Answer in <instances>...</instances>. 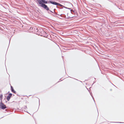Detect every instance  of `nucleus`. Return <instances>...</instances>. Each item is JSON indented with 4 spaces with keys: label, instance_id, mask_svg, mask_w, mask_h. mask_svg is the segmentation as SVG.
<instances>
[{
    "label": "nucleus",
    "instance_id": "f257e3e1",
    "mask_svg": "<svg viewBox=\"0 0 124 124\" xmlns=\"http://www.w3.org/2000/svg\"><path fill=\"white\" fill-rule=\"evenodd\" d=\"M36 0V2L39 5V6L43 8L47 11H50L52 13H53V12L50 10L47 5L45 4L50 3L54 5H58L59 7H63V5L59 3L52 0H49V1H47L45 0Z\"/></svg>",
    "mask_w": 124,
    "mask_h": 124
},
{
    "label": "nucleus",
    "instance_id": "f03ea898",
    "mask_svg": "<svg viewBox=\"0 0 124 124\" xmlns=\"http://www.w3.org/2000/svg\"><path fill=\"white\" fill-rule=\"evenodd\" d=\"M6 108L7 107L5 105L2 103V101H1L0 103V108L2 109H4Z\"/></svg>",
    "mask_w": 124,
    "mask_h": 124
},
{
    "label": "nucleus",
    "instance_id": "7ed1b4c3",
    "mask_svg": "<svg viewBox=\"0 0 124 124\" xmlns=\"http://www.w3.org/2000/svg\"><path fill=\"white\" fill-rule=\"evenodd\" d=\"M12 94L11 93H10L8 94V95L6 98L7 99L8 101L10 100L11 97L12 96Z\"/></svg>",
    "mask_w": 124,
    "mask_h": 124
},
{
    "label": "nucleus",
    "instance_id": "20e7f679",
    "mask_svg": "<svg viewBox=\"0 0 124 124\" xmlns=\"http://www.w3.org/2000/svg\"><path fill=\"white\" fill-rule=\"evenodd\" d=\"M11 92L12 93H14L16 94V92L14 90L13 87L12 86H11Z\"/></svg>",
    "mask_w": 124,
    "mask_h": 124
},
{
    "label": "nucleus",
    "instance_id": "39448f33",
    "mask_svg": "<svg viewBox=\"0 0 124 124\" xmlns=\"http://www.w3.org/2000/svg\"><path fill=\"white\" fill-rule=\"evenodd\" d=\"M70 11L71 13L72 14H73L75 13V10H70Z\"/></svg>",
    "mask_w": 124,
    "mask_h": 124
},
{
    "label": "nucleus",
    "instance_id": "423d86ee",
    "mask_svg": "<svg viewBox=\"0 0 124 124\" xmlns=\"http://www.w3.org/2000/svg\"><path fill=\"white\" fill-rule=\"evenodd\" d=\"M55 10H56L55 9H54V12H53V13L55 14L56 15H59V14H58L57 13L55 12Z\"/></svg>",
    "mask_w": 124,
    "mask_h": 124
},
{
    "label": "nucleus",
    "instance_id": "0eeeda50",
    "mask_svg": "<svg viewBox=\"0 0 124 124\" xmlns=\"http://www.w3.org/2000/svg\"><path fill=\"white\" fill-rule=\"evenodd\" d=\"M0 100H1V101H2V99L3 98V95L2 94H1L0 95Z\"/></svg>",
    "mask_w": 124,
    "mask_h": 124
},
{
    "label": "nucleus",
    "instance_id": "6e6552de",
    "mask_svg": "<svg viewBox=\"0 0 124 124\" xmlns=\"http://www.w3.org/2000/svg\"><path fill=\"white\" fill-rule=\"evenodd\" d=\"M90 94L91 95V96L92 97V98H93V99L94 101V102H95V101H94V98H93V95H92V92H91V93H90Z\"/></svg>",
    "mask_w": 124,
    "mask_h": 124
},
{
    "label": "nucleus",
    "instance_id": "1a4fd4ad",
    "mask_svg": "<svg viewBox=\"0 0 124 124\" xmlns=\"http://www.w3.org/2000/svg\"><path fill=\"white\" fill-rule=\"evenodd\" d=\"M40 31H43V33H43L44 34H46V32L45 31H44L43 30V29H41V30H40Z\"/></svg>",
    "mask_w": 124,
    "mask_h": 124
},
{
    "label": "nucleus",
    "instance_id": "9d476101",
    "mask_svg": "<svg viewBox=\"0 0 124 124\" xmlns=\"http://www.w3.org/2000/svg\"><path fill=\"white\" fill-rule=\"evenodd\" d=\"M68 3L70 7H71V6L73 7V5L71 3L69 2H68Z\"/></svg>",
    "mask_w": 124,
    "mask_h": 124
},
{
    "label": "nucleus",
    "instance_id": "9b49d317",
    "mask_svg": "<svg viewBox=\"0 0 124 124\" xmlns=\"http://www.w3.org/2000/svg\"><path fill=\"white\" fill-rule=\"evenodd\" d=\"M23 109L25 110L27 109V108L26 106H25L23 107Z\"/></svg>",
    "mask_w": 124,
    "mask_h": 124
},
{
    "label": "nucleus",
    "instance_id": "f8f14e48",
    "mask_svg": "<svg viewBox=\"0 0 124 124\" xmlns=\"http://www.w3.org/2000/svg\"><path fill=\"white\" fill-rule=\"evenodd\" d=\"M62 16L63 17L66 18V16L64 14H63Z\"/></svg>",
    "mask_w": 124,
    "mask_h": 124
},
{
    "label": "nucleus",
    "instance_id": "ddd939ff",
    "mask_svg": "<svg viewBox=\"0 0 124 124\" xmlns=\"http://www.w3.org/2000/svg\"><path fill=\"white\" fill-rule=\"evenodd\" d=\"M114 123H124V122H113Z\"/></svg>",
    "mask_w": 124,
    "mask_h": 124
},
{
    "label": "nucleus",
    "instance_id": "4468645a",
    "mask_svg": "<svg viewBox=\"0 0 124 124\" xmlns=\"http://www.w3.org/2000/svg\"><path fill=\"white\" fill-rule=\"evenodd\" d=\"M72 17H70V16H68V17H66V18H67V19H69V18H72Z\"/></svg>",
    "mask_w": 124,
    "mask_h": 124
},
{
    "label": "nucleus",
    "instance_id": "2eb2a0df",
    "mask_svg": "<svg viewBox=\"0 0 124 124\" xmlns=\"http://www.w3.org/2000/svg\"><path fill=\"white\" fill-rule=\"evenodd\" d=\"M52 15L53 16H54V17H57V16H56L55 15H54V14H52Z\"/></svg>",
    "mask_w": 124,
    "mask_h": 124
},
{
    "label": "nucleus",
    "instance_id": "dca6fc26",
    "mask_svg": "<svg viewBox=\"0 0 124 124\" xmlns=\"http://www.w3.org/2000/svg\"><path fill=\"white\" fill-rule=\"evenodd\" d=\"M63 7H59V8L60 9H62L63 8Z\"/></svg>",
    "mask_w": 124,
    "mask_h": 124
},
{
    "label": "nucleus",
    "instance_id": "f3484780",
    "mask_svg": "<svg viewBox=\"0 0 124 124\" xmlns=\"http://www.w3.org/2000/svg\"><path fill=\"white\" fill-rule=\"evenodd\" d=\"M48 11V13L49 14H51V12H50V11Z\"/></svg>",
    "mask_w": 124,
    "mask_h": 124
},
{
    "label": "nucleus",
    "instance_id": "a211bd4d",
    "mask_svg": "<svg viewBox=\"0 0 124 124\" xmlns=\"http://www.w3.org/2000/svg\"><path fill=\"white\" fill-rule=\"evenodd\" d=\"M63 14H61L60 15H58L59 16H61V17H62V15H63Z\"/></svg>",
    "mask_w": 124,
    "mask_h": 124
},
{
    "label": "nucleus",
    "instance_id": "6ab92c4d",
    "mask_svg": "<svg viewBox=\"0 0 124 124\" xmlns=\"http://www.w3.org/2000/svg\"><path fill=\"white\" fill-rule=\"evenodd\" d=\"M63 7L64 8H66V9H68V8H67V7H65V6H63Z\"/></svg>",
    "mask_w": 124,
    "mask_h": 124
},
{
    "label": "nucleus",
    "instance_id": "aec40b11",
    "mask_svg": "<svg viewBox=\"0 0 124 124\" xmlns=\"http://www.w3.org/2000/svg\"><path fill=\"white\" fill-rule=\"evenodd\" d=\"M56 8H59V6H58V5H56Z\"/></svg>",
    "mask_w": 124,
    "mask_h": 124
},
{
    "label": "nucleus",
    "instance_id": "412c9836",
    "mask_svg": "<svg viewBox=\"0 0 124 124\" xmlns=\"http://www.w3.org/2000/svg\"><path fill=\"white\" fill-rule=\"evenodd\" d=\"M96 82V81H93V83L92 84V85H93V84H94V83H95V82Z\"/></svg>",
    "mask_w": 124,
    "mask_h": 124
},
{
    "label": "nucleus",
    "instance_id": "4be33fe9",
    "mask_svg": "<svg viewBox=\"0 0 124 124\" xmlns=\"http://www.w3.org/2000/svg\"><path fill=\"white\" fill-rule=\"evenodd\" d=\"M68 9L70 10H71V8H68Z\"/></svg>",
    "mask_w": 124,
    "mask_h": 124
},
{
    "label": "nucleus",
    "instance_id": "5701e85b",
    "mask_svg": "<svg viewBox=\"0 0 124 124\" xmlns=\"http://www.w3.org/2000/svg\"><path fill=\"white\" fill-rule=\"evenodd\" d=\"M43 37H46V38L47 37V36H43Z\"/></svg>",
    "mask_w": 124,
    "mask_h": 124
},
{
    "label": "nucleus",
    "instance_id": "b1692460",
    "mask_svg": "<svg viewBox=\"0 0 124 124\" xmlns=\"http://www.w3.org/2000/svg\"><path fill=\"white\" fill-rule=\"evenodd\" d=\"M116 23V22H112V23Z\"/></svg>",
    "mask_w": 124,
    "mask_h": 124
},
{
    "label": "nucleus",
    "instance_id": "393cba45",
    "mask_svg": "<svg viewBox=\"0 0 124 124\" xmlns=\"http://www.w3.org/2000/svg\"><path fill=\"white\" fill-rule=\"evenodd\" d=\"M74 79H76L77 80H78V79H76L75 78H73Z\"/></svg>",
    "mask_w": 124,
    "mask_h": 124
},
{
    "label": "nucleus",
    "instance_id": "a878e982",
    "mask_svg": "<svg viewBox=\"0 0 124 124\" xmlns=\"http://www.w3.org/2000/svg\"><path fill=\"white\" fill-rule=\"evenodd\" d=\"M60 81H62V80H61V79H60Z\"/></svg>",
    "mask_w": 124,
    "mask_h": 124
},
{
    "label": "nucleus",
    "instance_id": "bb28decb",
    "mask_svg": "<svg viewBox=\"0 0 124 124\" xmlns=\"http://www.w3.org/2000/svg\"><path fill=\"white\" fill-rule=\"evenodd\" d=\"M31 27H30V30H31Z\"/></svg>",
    "mask_w": 124,
    "mask_h": 124
},
{
    "label": "nucleus",
    "instance_id": "cd10ccee",
    "mask_svg": "<svg viewBox=\"0 0 124 124\" xmlns=\"http://www.w3.org/2000/svg\"><path fill=\"white\" fill-rule=\"evenodd\" d=\"M7 109H5V110L6 111H7Z\"/></svg>",
    "mask_w": 124,
    "mask_h": 124
},
{
    "label": "nucleus",
    "instance_id": "c85d7f7f",
    "mask_svg": "<svg viewBox=\"0 0 124 124\" xmlns=\"http://www.w3.org/2000/svg\"><path fill=\"white\" fill-rule=\"evenodd\" d=\"M6 102H7V101H6Z\"/></svg>",
    "mask_w": 124,
    "mask_h": 124
},
{
    "label": "nucleus",
    "instance_id": "c756f323",
    "mask_svg": "<svg viewBox=\"0 0 124 124\" xmlns=\"http://www.w3.org/2000/svg\"><path fill=\"white\" fill-rule=\"evenodd\" d=\"M112 89H111L110 90V91H112Z\"/></svg>",
    "mask_w": 124,
    "mask_h": 124
},
{
    "label": "nucleus",
    "instance_id": "7c9ffc66",
    "mask_svg": "<svg viewBox=\"0 0 124 124\" xmlns=\"http://www.w3.org/2000/svg\"><path fill=\"white\" fill-rule=\"evenodd\" d=\"M3 117H4V116H3V117H1V118H3Z\"/></svg>",
    "mask_w": 124,
    "mask_h": 124
},
{
    "label": "nucleus",
    "instance_id": "2f4dec72",
    "mask_svg": "<svg viewBox=\"0 0 124 124\" xmlns=\"http://www.w3.org/2000/svg\"><path fill=\"white\" fill-rule=\"evenodd\" d=\"M9 92H8V93H9Z\"/></svg>",
    "mask_w": 124,
    "mask_h": 124
},
{
    "label": "nucleus",
    "instance_id": "473e14b6",
    "mask_svg": "<svg viewBox=\"0 0 124 124\" xmlns=\"http://www.w3.org/2000/svg\"><path fill=\"white\" fill-rule=\"evenodd\" d=\"M94 79H96V78H94Z\"/></svg>",
    "mask_w": 124,
    "mask_h": 124
},
{
    "label": "nucleus",
    "instance_id": "72a5a7b5",
    "mask_svg": "<svg viewBox=\"0 0 124 124\" xmlns=\"http://www.w3.org/2000/svg\"><path fill=\"white\" fill-rule=\"evenodd\" d=\"M68 15V13H67V15Z\"/></svg>",
    "mask_w": 124,
    "mask_h": 124
},
{
    "label": "nucleus",
    "instance_id": "f704fd0d",
    "mask_svg": "<svg viewBox=\"0 0 124 124\" xmlns=\"http://www.w3.org/2000/svg\"><path fill=\"white\" fill-rule=\"evenodd\" d=\"M63 56H62V58H63Z\"/></svg>",
    "mask_w": 124,
    "mask_h": 124
},
{
    "label": "nucleus",
    "instance_id": "c9c22d12",
    "mask_svg": "<svg viewBox=\"0 0 124 124\" xmlns=\"http://www.w3.org/2000/svg\"><path fill=\"white\" fill-rule=\"evenodd\" d=\"M80 81V82H82V81Z\"/></svg>",
    "mask_w": 124,
    "mask_h": 124
},
{
    "label": "nucleus",
    "instance_id": "e433bc0d",
    "mask_svg": "<svg viewBox=\"0 0 124 124\" xmlns=\"http://www.w3.org/2000/svg\"><path fill=\"white\" fill-rule=\"evenodd\" d=\"M37 29V30L38 29H37H37Z\"/></svg>",
    "mask_w": 124,
    "mask_h": 124
},
{
    "label": "nucleus",
    "instance_id": "4c0bfd02",
    "mask_svg": "<svg viewBox=\"0 0 124 124\" xmlns=\"http://www.w3.org/2000/svg\"><path fill=\"white\" fill-rule=\"evenodd\" d=\"M38 31H39V30H38Z\"/></svg>",
    "mask_w": 124,
    "mask_h": 124
},
{
    "label": "nucleus",
    "instance_id": "58836bf2",
    "mask_svg": "<svg viewBox=\"0 0 124 124\" xmlns=\"http://www.w3.org/2000/svg\"><path fill=\"white\" fill-rule=\"evenodd\" d=\"M112 84L113 85H114V84Z\"/></svg>",
    "mask_w": 124,
    "mask_h": 124
}]
</instances>
